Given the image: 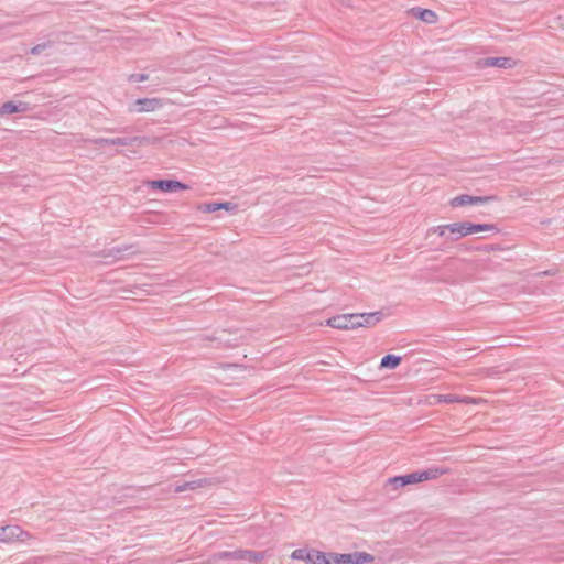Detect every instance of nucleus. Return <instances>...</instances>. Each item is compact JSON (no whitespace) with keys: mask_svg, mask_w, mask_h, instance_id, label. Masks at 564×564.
Wrapping results in <instances>:
<instances>
[{"mask_svg":"<svg viewBox=\"0 0 564 564\" xmlns=\"http://www.w3.org/2000/svg\"><path fill=\"white\" fill-rule=\"evenodd\" d=\"M159 141L158 138L150 137H131V138H99L94 140L96 145H134V144H154Z\"/></svg>","mask_w":564,"mask_h":564,"instance_id":"obj_1","label":"nucleus"},{"mask_svg":"<svg viewBox=\"0 0 564 564\" xmlns=\"http://www.w3.org/2000/svg\"><path fill=\"white\" fill-rule=\"evenodd\" d=\"M360 318L357 314H343L328 318L327 325L337 329H355L358 328Z\"/></svg>","mask_w":564,"mask_h":564,"instance_id":"obj_2","label":"nucleus"},{"mask_svg":"<svg viewBox=\"0 0 564 564\" xmlns=\"http://www.w3.org/2000/svg\"><path fill=\"white\" fill-rule=\"evenodd\" d=\"M203 340L215 341V347L218 349L235 347L238 345V338L232 337L231 333L225 329L216 332L212 337H204Z\"/></svg>","mask_w":564,"mask_h":564,"instance_id":"obj_3","label":"nucleus"},{"mask_svg":"<svg viewBox=\"0 0 564 564\" xmlns=\"http://www.w3.org/2000/svg\"><path fill=\"white\" fill-rule=\"evenodd\" d=\"M28 532L23 531L19 525H6L0 528V542L11 543L14 541H24Z\"/></svg>","mask_w":564,"mask_h":564,"instance_id":"obj_4","label":"nucleus"},{"mask_svg":"<svg viewBox=\"0 0 564 564\" xmlns=\"http://www.w3.org/2000/svg\"><path fill=\"white\" fill-rule=\"evenodd\" d=\"M148 185L152 189H160L167 193L188 188V185L175 180H154L149 181Z\"/></svg>","mask_w":564,"mask_h":564,"instance_id":"obj_5","label":"nucleus"},{"mask_svg":"<svg viewBox=\"0 0 564 564\" xmlns=\"http://www.w3.org/2000/svg\"><path fill=\"white\" fill-rule=\"evenodd\" d=\"M494 196H471L467 194L458 195L451 200L453 207L466 206V205H481L490 200H494Z\"/></svg>","mask_w":564,"mask_h":564,"instance_id":"obj_6","label":"nucleus"},{"mask_svg":"<svg viewBox=\"0 0 564 564\" xmlns=\"http://www.w3.org/2000/svg\"><path fill=\"white\" fill-rule=\"evenodd\" d=\"M341 564H364L373 561V556L366 552L340 554Z\"/></svg>","mask_w":564,"mask_h":564,"instance_id":"obj_7","label":"nucleus"},{"mask_svg":"<svg viewBox=\"0 0 564 564\" xmlns=\"http://www.w3.org/2000/svg\"><path fill=\"white\" fill-rule=\"evenodd\" d=\"M420 482V477L417 471L402 475V476H395L388 479V484L391 485L394 489L404 487L406 485H412Z\"/></svg>","mask_w":564,"mask_h":564,"instance_id":"obj_8","label":"nucleus"},{"mask_svg":"<svg viewBox=\"0 0 564 564\" xmlns=\"http://www.w3.org/2000/svg\"><path fill=\"white\" fill-rule=\"evenodd\" d=\"M485 67H498V68H512L516 66V61L511 57H486L481 61Z\"/></svg>","mask_w":564,"mask_h":564,"instance_id":"obj_9","label":"nucleus"},{"mask_svg":"<svg viewBox=\"0 0 564 564\" xmlns=\"http://www.w3.org/2000/svg\"><path fill=\"white\" fill-rule=\"evenodd\" d=\"M409 14L429 24H434L437 22V14L430 9L414 7L409 10Z\"/></svg>","mask_w":564,"mask_h":564,"instance_id":"obj_10","label":"nucleus"},{"mask_svg":"<svg viewBox=\"0 0 564 564\" xmlns=\"http://www.w3.org/2000/svg\"><path fill=\"white\" fill-rule=\"evenodd\" d=\"M438 402L444 403H466V404H476L480 401V399L471 398V397H460L456 394H441L437 397Z\"/></svg>","mask_w":564,"mask_h":564,"instance_id":"obj_11","label":"nucleus"},{"mask_svg":"<svg viewBox=\"0 0 564 564\" xmlns=\"http://www.w3.org/2000/svg\"><path fill=\"white\" fill-rule=\"evenodd\" d=\"M29 109V106L26 102L23 101H8L4 102L0 108L1 115H10V113H18V112H24Z\"/></svg>","mask_w":564,"mask_h":564,"instance_id":"obj_12","label":"nucleus"},{"mask_svg":"<svg viewBox=\"0 0 564 564\" xmlns=\"http://www.w3.org/2000/svg\"><path fill=\"white\" fill-rule=\"evenodd\" d=\"M358 317H361L358 319L360 322L358 324V327H371L376 325L382 317L381 312H373V313H361L357 314Z\"/></svg>","mask_w":564,"mask_h":564,"instance_id":"obj_13","label":"nucleus"},{"mask_svg":"<svg viewBox=\"0 0 564 564\" xmlns=\"http://www.w3.org/2000/svg\"><path fill=\"white\" fill-rule=\"evenodd\" d=\"M447 473H448V469L443 468V467H432V468H429L425 470L417 471L419 477H420V482L431 480V479H436L440 476H443Z\"/></svg>","mask_w":564,"mask_h":564,"instance_id":"obj_14","label":"nucleus"},{"mask_svg":"<svg viewBox=\"0 0 564 564\" xmlns=\"http://www.w3.org/2000/svg\"><path fill=\"white\" fill-rule=\"evenodd\" d=\"M199 210L203 213H214L219 209L234 210L237 206L232 203H206L200 205Z\"/></svg>","mask_w":564,"mask_h":564,"instance_id":"obj_15","label":"nucleus"},{"mask_svg":"<svg viewBox=\"0 0 564 564\" xmlns=\"http://www.w3.org/2000/svg\"><path fill=\"white\" fill-rule=\"evenodd\" d=\"M135 104L140 106V108L138 109L139 112L154 111L155 109L160 108L161 105H162L161 100L156 99V98H142V99H138L135 101Z\"/></svg>","mask_w":564,"mask_h":564,"instance_id":"obj_16","label":"nucleus"},{"mask_svg":"<svg viewBox=\"0 0 564 564\" xmlns=\"http://www.w3.org/2000/svg\"><path fill=\"white\" fill-rule=\"evenodd\" d=\"M243 556V550H236V551H224L218 552L213 555V561L218 562L223 560H239L242 561Z\"/></svg>","mask_w":564,"mask_h":564,"instance_id":"obj_17","label":"nucleus"},{"mask_svg":"<svg viewBox=\"0 0 564 564\" xmlns=\"http://www.w3.org/2000/svg\"><path fill=\"white\" fill-rule=\"evenodd\" d=\"M449 232L452 235H455L453 238L454 240L468 236V228H467V221H459V223H453L448 224Z\"/></svg>","mask_w":564,"mask_h":564,"instance_id":"obj_18","label":"nucleus"},{"mask_svg":"<svg viewBox=\"0 0 564 564\" xmlns=\"http://www.w3.org/2000/svg\"><path fill=\"white\" fill-rule=\"evenodd\" d=\"M468 235L480 232V231H498L494 224H473L467 221Z\"/></svg>","mask_w":564,"mask_h":564,"instance_id":"obj_19","label":"nucleus"},{"mask_svg":"<svg viewBox=\"0 0 564 564\" xmlns=\"http://www.w3.org/2000/svg\"><path fill=\"white\" fill-rule=\"evenodd\" d=\"M401 362V357L395 355H386L381 361L380 367L381 368H388V369H394L397 368Z\"/></svg>","mask_w":564,"mask_h":564,"instance_id":"obj_20","label":"nucleus"},{"mask_svg":"<svg viewBox=\"0 0 564 564\" xmlns=\"http://www.w3.org/2000/svg\"><path fill=\"white\" fill-rule=\"evenodd\" d=\"M306 562L311 564H327V554L321 551L311 550Z\"/></svg>","mask_w":564,"mask_h":564,"instance_id":"obj_21","label":"nucleus"},{"mask_svg":"<svg viewBox=\"0 0 564 564\" xmlns=\"http://www.w3.org/2000/svg\"><path fill=\"white\" fill-rule=\"evenodd\" d=\"M264 557H265L264 552H254V551H250V550H243L242 561L257 563V562H261L262 560H264Z\"/></svg>","mask_w":564,"mask_h":564,"instance_id":"obj_22","label":"nucleus"},{"mask_svg":"<svg viewBox=\"0 0 564 564\" xmlns=\"http://www.w3.org/2000/svg\"><path fill=\"white\" fill-rule=\"evenodd\" d=\"M53 45V42L52 41H46V42H43V43H40L35 46H33L30 51V53L32 55H40L41 53H43L45 50L52 47Z\"/></svg>","mask_w":564,"mask_h":564,"instance_id":"obj_23","label":"nucleus"},{"mask_svg":"<svg viewBox=\"0 0 564 564\" xmlns=\"http://www.w3.org/2000/svg\"><path fill=\"white\" fill-rule=\"evenodd\" d=\"M310 556V551L305 549H296L292 552L291 558L297 561H306Z\"/></svg>","mask_w":564,"mask_h":564,"instance_id":"obj_24","label":"nucleus"},{"mask_svg":"<svg viewBox=\"0 0 564 564\" xmlns=\"http://www.w3.org/2000/svg\"><path fill=\"white\" fill-rule=\"evenodd\" d=\"M446 231H449L448 224L447 225H441V226L432 227V228H430L427 230V234L435 232L438 236L443 237V236H445Z\"/></svg>","mask_w":564,"mask_h":564,"instance_id":"obj_25","label":"nucleus"},{"mask_svg":"<svg viewBox=\"0 0 564 564\" xmlns=\"http://www.w3.org/2000/svg\"><path fill=\"white\" fill-rule=\"evenodd\" d=\"M132 248H133V246H128V245L115 248L111 250V256L116 257L117 259H120L122 257L123 252L129 251Z\"/></svg>","mask_w":564,"mask_h":564,"instance_id":"obj_26","label":"nucleus"},{"mask_svg":"<svg viewBox=\"0 0 564 564\" xmlns=\"http://www.w3.org/2000/svg\"><path fill=\"white\" fill-rule=\"evenodd\" d=\"M188 482L191 484V489L195 490L197 488H203V487L207 486L209 484V480L206 478H199L196 480H191Z\"/></svg>","mask_w":564,"mask_h":564,"instance_id":"obj_27","label":"nucleus"},{"mask_svg":"<svg viewBox=\"0 0 564 564\" xmlns=\"http://www.w3.org/2000/svg\"><path fill=\"white\" fill-rule=\"evenodd\" d=\"M188 482L191 484V489L195 490L197 488H203V487L207 486L209 484V480L206 478H199L196 480H191Z\"/></svg>","mask_w":564,"mask_h":564,"instance_id":"obj_28","label":"nucleus"},{"mask_svg":"<svg viewBox=\"0 0 564 564\" xmlns=\"http://www.w3.org/2000/svg\"><path fill=\"white\" fill-rule=\"evenodd\" d=\"M327 564H341L340 554H337V553L327 554Z\"/></svg>","mask_w":564,"mask_h":564,"instance_id":"obj_29","label":"nucleus"},{"mask_svg":"<svg viewBox=\"0 0 564 564\" xmlns=\"http://www.w3.org/2000/svg\"><path fill=\"white\" fill-rule=\"evenodd\" d=\"M149 76L147 74H132L130 76V82L141 83L148 80Z\"/></svg>","mask_w":564,"mask_h":564,"instance_id":"obj_30","label":"nucleus"},{"mask_svg":"<svg viewBox=\"0 0 564 564\" xmlns=\"http://www.w3.org/2000/svg\"><path fill=\"white\" fill-rule=\"evenodd\" d=\"M186 490H192L191 489V484L188 481H185L181 485H176L175 488H174V492H183V491H186Z\"/></svg>","mask_w":564,"mask_h":564,"instance_id":"obj_31","label":"nucleus"},{"mask_svg":"<svg viewBox=\"0 0 564 564\" xmlns=\"http://www.w3.org/2000/svg\"><path fill=\"white\" fill-rule=\"evenodd\" d=\"M226 367H232V365L228 364ZM234 367H237V365H234Z\"/></svg>","mask_w":564,"mask_h":564,"instance_id":"obj_32","label":"nucleus"}]
</instances>
